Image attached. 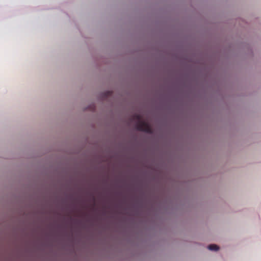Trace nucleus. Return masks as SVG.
<instances>
[{"instance_id":"nucleus-1","label":"nucleus","mask_w":261,"mask_h":261,"mask_svg":"<svg viewBox=\"0 0 261 261\" xmlns=\"http://www.w3.org/2000/svg\"><path fill=\"white\" fill-rule=\"evenodd\" d=\"M133 119L137 120L136 128L138 130L148 133H152V128L149 124L142 119V116L139 114H135L133 115Z\"/></svg>"},{"instance_id":"nucleus-2","label":"nucleus","mask_w":261,"mask_h":261,"mask_svg":"<svg viewBox=\"0 0 261 261\" xmlns=\"http://www.w3.org/2000/svg\"><path fill=\"white\" fill-rule=\"evenodd\" d=\"M207 248L212 251H217L219 250V247L215 244H211L208 246Z\"/></svg>"}]
</instances>
